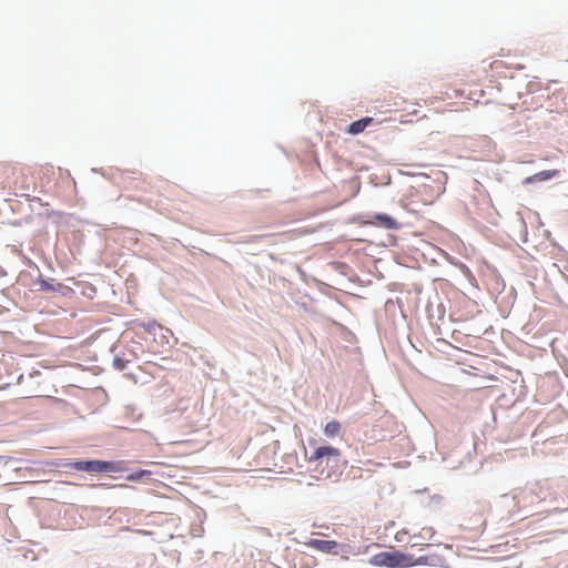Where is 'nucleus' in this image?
Masks as SVG:
<instances>
[{
	"label": "nucleus",
	"instance_id": "nucleus-1",
	"mask_svg": "<svg viewBox=\"0 0 568 568\" xmlns=\"http://www.w3.org/2000/svg\"><path fill=\"white\" fill-rule=\"evenodd\" d=\"M308 460L316 463V468H321V476L325 479L337 480L342 474L341 453L335 447L318 446Z\"/></svg>",
	"mask_w": 568,
	"mask_h": 568
},
{
	"label": "nucleus",
	"instance_id": "nucleus-2",
	"mask_svg": "<svg viewBox=\"0 0 568 568\" xmlns=\"http://www.w3.org/2000/svg\"><path fill=\"white\" fill-rule=\"evenodd\" d=\"M368 562L376 567L408 568L409 558L400 550H386L372 556Z\"/></svg>",
	"mask_w": 568,
	"mask_h": 568
},
{
	"label": "nucleus",
	"instance_id": "nucleus-3",
	"mask_svg": "<svg viewBox=\"0 0 568 568\" xmlns=\"http://www.w3.org/2000/svg\"><path fill=\"white\" fill-rule=\"evenodd\" d=\"M55 467H62L85 473H103L104 460L100 459H60L52 464Z\"/></svg>",
	"mask_w": 568,
	"mask_h": 568
},
{
	"label": "nucleus",
	"instance_id": "nucleus-4",
	"mask_svg": "<svg viewBox=\"0 0 568 568\" xmlns=\"http://www.w3.org/2000/svg\"><path fill=\"white\" fill-rule=\"evenodd\" d=\"M306 545L323 554L342 556L349 554L353 548L349 544H339L335 540H324L314 538L310 539V541Z\"/></svg>",
	"mask_w": 568,
	"mask_h": 568
},
{
	"label": "nucleus",
	"instance_id": "nucleus-5",
	"mask_svg": "<svg viewBox=\"0 0 568 568\" xmlns=\"http://www.w3.org/2000/svg\"><path fill=\"white\" fill-rule=\"evenodd\" d=\"M408 558H409L408 567H414V566L438 567V566H442V564L444 561V558L436 554L423 555L419 557H415L414 555L408 554Z\"/></svg>",
	"mask_w": 568,
	"mask_h": 568
},
{
	"label": "nucleus",
	"instance_id": "nucleus-6",
	"mask_svg": "<svg viewBox=\"0 0 568 568\" xmlns=\"http://www.w3.org/2000/svg\"><path fill=\"white\" fill-rule=\"evenodd\" d=\"M374 221L369 222L372 225H376L383 227L385 230L396 231L400 229V223H398L393 216L387 213H376L373 216Z\"/></svg>",
	"mask_w": 568,
	"mask_h": 568
},
{
	"label": "nucleus",
	"instance_id": "nucleus-7",
	"mask_svg": "<svg viewBox=\"0 0 568 568\" xmlns=\"http://www.w3.org/2000/svg\"><path fill=\"white\" fill-rule=\"evenodd\" d=\"M374 121L371 116H364L349 123L346 132L352 135L362 133L372 122Z\"/></svg>",
	"mask_w": 568,
	"mask_h": 568
},
{
	"label": "nucleus",
	"instance_id": "nucleus-8",
	"mask_svg": "<svg viewBox=\"0 0 568 568\" xmlns=\"http://www.w3.org/2000/svg\"><path fill=\"white\" fill-rule=\"evenodd\" d=\"M557 173H558V171H556V170H544V171H540L531 176H527L524 180V184H531L535 182L548 181V180L552 179L555 175H557Z\"/></svg>",
	"mask_w": 568,
	"mask_h": 568
},
{
	"label": "nucleus",
	"instance_id": "nucleus-9",
	"mask_svg": "<svg viewBox=\"0 0 568 568\" xmlns=\"http://www.w3.org/2000/svg\"><path fill=\"white\" fill-rule=\"evenodd\" d=\"M36 284L39 285V291L42 292H59L63 285L61 283H53L52 278H43L42 275H39Z\"/></svg>",
	"mask_w": 568,
	"mask_h": 568
},
{
	"label": "nucleus",
	"instance_id": "nucleus-10",
	"mask_svg": "<svg viewBox=\"0 0 568 568\" xmlns=\"http://www.w3.org/2000/svg\"><path fill=\"white\" fill-rule=\"evenodd\" d=\"M128 470V463L124 460H104L103 473H124Z\"/></svg>",
	"mask_w": 568,
	"mask_h": 568
},
{
	"label": "nucleus",
	"instance_id": "nucleus-11",
	"mask_svg": "<svg viewBox=\"0 0 568 568\" xmlns=\"http://www.w3.org/2000/svg\"><path fill=\"white\" fill-rule=\"evenodd\" d=\"M153 473L146 469H138L135 471L130 473L125 479L132 483H138L143 479H150Z\"/></svg>",
	"mask_w": 568,
	"mask_h": 568
},
{
	"label": "nucleus",
	"instance_id": "nucleus-12",
	"mask_svg": "<svg viewBox=\"0 0 568 568\" xmlns=\"http://www.w3.org/2000/svg\"><path fill=\"white\" fill-rule=\"evenodd\" d=\"M341 423L337 422V420H331L328 422L325 427H324V434L325 436L327 437H335L339 434L341 432Z\"/></svg>",
	"mask_w": 568,
	"mask_h": 568
},
{
	"label": "nucleus",
	"instance_id": "nucleus-13",
	"mask_svg": "<svg viewBox=\"0 0 568 568\" xmlns=\"http://www.w3.org/2000/svg\"><path fill=\"white\" fill-rule=\"evenodd\" d=\"M129 363H130L129 359H125L122 355L116 354L113 357L112 366L114 367V369L122 372L126 368Z\"/></svg>",
	"mask_w": 568,
	"mask_h": 568
},
{
	"label": "nucleus",
	"instance_id": "nucleus-14",
	"mask_svg": "<svg viewBox=\"0 0 568 568\" xmlns=\"http://www.w3.org/2000/svg\"><path fill=\"white\" fill-rule=\"evenodd\" d=\"M141 327H143L149 333H154L155 328L159 327L160 329H163L162 326H160L155 321H149L146 323H141Z\"/></svg>",
	"mask_w": 568,
	"mask_h": 568
},
{
	"label": "nucleus",
	"instance_id": "nucleus-15",
	"mask_svg": "<svg viewBox=\"0 0 568 568\" xmlns=\"http://www.w3.org/2000/svg\"><path fill=\"white\" fill-rule=\"evenodd\" d=\"M13 462V458L10 457V456H2L0 455V467L1 466H7L8 464L12 463Z\"/></svg>",
	"mask_w": 568,
	"mask_h": 568
},
{
	"label": "nucleus",
	"instance_id": "nucleus-16",
	"mask_svg": "<svg viewBox=\"0 0 568 568\" xmlns=\"http://www.w3.org/2000/svg\"><path fill=\"white\" fill-rule=\"evenodd\" d=\"M27 197H28L29 201H37L39 203L41 201L40 197H36V196L31 197L30 195H27Z\"/></svg>",
	"mask_w": 568,
	"mask_h": 568
}]
</instances>
